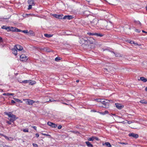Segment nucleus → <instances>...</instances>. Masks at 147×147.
<instances>
[{
    "mask_svg": "<svg viewBox=\"0 0 147 147\" xmlns=\"http://www.w3.org/2000/svg\"><path fill=\"white\" fill-rule=\"evenodd\" d=\"M4 114L8 116L9 117L8 119L11 122H13L18 119V117H16V116L13 115L11 112H4Z\"/></svg>",
    "mask_w": 147,
    "mask_h": 147,
    "instance_id": "1",
    "label": "nucleus"
},
{
    "mask_svg": "<svg viewBox=\"0 0 147 147\" xmlns=\"http://www.w3.org/2000/svg\"><path fill=\"white\" fill-rule=\"evenodd\" d=\"M28 57L25 55H22L20 56V60L23 62H26L28 60Z\"/></svg>",
    "mask_w": 147,
    "mask_h": 147,
    "instance_id": "2",
    "label": "nucleus"
},
{
    "mask_svg": "<svg viewBox=\"0 0 147 147\" xmlns=\"http://www.w3.org/2000/svg\"><path fill=\"white\" fill-rule=\"evenodd\" d=\"M100 102H101L104 105L102 106L106 108H107L108 107L109 105L108 103L106 102L104 99H102V100Z\"/></svg>",
    "mask_w": 147,
    "mask_h": 147,
    "instance_id": "3",
    "label": "nucleus"
},
{
    "mask_svg": "<svg viewBox=\"0 0 147 147\" xmlns=\"http://www.w3.org/2000/svg\"><path fill=\"white\" fill-rule=\"evenodd\" d=\"M100 102H101L104 105L102 106L106 108H107L108 107L109 105L108 103L106 102L104 99H102V100Z\"/></svg>",
    "mask_w": 147,
    "mask_h": 147,
    "instance_id": "4",
    "label": "nucleus"
},
{
    "mask_svg": "<svg viewBox=\"0 0 147 147\" xmlns=\"http://www.w3.org/2000/svg\"><path fill=\"white\" fill-rule=\"evenodd\" d=\"M7 28L8 29V31H11L13 32H18V29L15 27H8Z\"/></svg>",
    "mask_w": 147,
    "mask_h": 147,
    "instance_id": "5",
    "label": "nucleus"
},
{
    "mask_svg": "<svg viewBox=\"0 0 147 147\" xmlns=\"http://www.w3.org/2000/svg\"><path fill=\"white\" fill-rule=\"evenodd\" d=\"M87 37H80V38L79 42L81 44L84 43L86 42H87Z\"/></svg>",
    "mask_w": 147,
    "mask_h": 147,
    "instance_id": "6",
    "label": "nucleus"
},
{
    "mask_svg": "<svg viewBox=\"0 0 147 147\" xmlns=\"http://www.w3.org/2000/svg\"><path fill=\"white\" fill-rule=\"evenodd\" d=\"M17 50H18L16 45L14 47V48L12 49V53L15 56L17 55Z\"/></svg>",
    "mask_w": 147,
    "mask_h": 147,
    "instance_id": "7",
    "label": "nucleus"
},
{
    "mask_svg": "<svg viewBox=\"0 0 147 147\" xmlns=\"http://www.w3.org/2000/svg\"><path fill=\"white\" fill-rule=\"evenodd\" d=\"M98 20L97 19H94L91 22V24L92 26H95L97 25L98 23Z\"/></svg>",
    "mask_w": 147,
    "mask_h": 147,
    "instance_id": "8",
    "label": "nucleus"
},
{
    "mask_svg": "<svg viewBox=\"0 0 147 147\" xmlns=\"http://www.w3.org/2000/svg\"><path fill=\"white\" fill-rule=\"evenodd\" d=\"M87 40L88 42H89L90 44H92L95 41V40L94 38L92 37H89L87 38Z\"/></svg>",
    "mask_w": 147,
    "mask_h": 147,
    "instance_id": "9",
    "label": "nucleus"
},
{
    "mask_svg": "<svg viewBox=\"0 0 147 147\" xmlns=\"http://www.w3.org/2000/svg\"><path fill=\"white\" fill-rule=\"evenodd\" d=\"M128 135L129 137H132L135 138H138L139 136L138 134L134 133H130Z\"/></svg>",
    "mask_w": 147,
    "mask_h": 147,
    "instance_id": "10",
    "label": "nucleus"
},
{
    "mask_svg": "<svg viewBox=\"0 0 147 147\" xmlns=\"http://www.w3.org/2000/svg\"><path fill=\"white\" fill-rule=\"evenodd\" d=\"M47 124L52 127L55 128L57 127V125L55 123L49 121L47 122Z\"/></svg>",
    "mask_w": 147,
    "mask_h": 147,
    "instance_id": "11",
    "label": "nucleus"
},
{
    "mask_svg": "<svg viewBox=\"0 0 147 147\" xmlns=\"http://www.w3.org/2000/svg\"><path fill=\"white\" fill-rule=\"evenodd\" d=\"M53 16L59 19H63V15L62 14L58 15L56 14H53Z\"/></svg>",
    "mask_w": 147,
    "mask_h": 147,
    "instance_id": "12",
    "label": "nucleus"
},
{
    "mask_svg": "<svg viewBox=\"0 0 147 147\" xmlns=\"http://www.w3.org/2000/svg\"><path fill=\"white\" fill-rule=\"evenodd\" d=\"M35 102L33 100L28 99L27 100L26 103L27 104L31 105Z\"/></svg>",
    "mask_w": 147,
    "mask_h": 147,
    "instance_id": "13",
    "label": "nucleus"
},
{
    "mask_svg": "<svg viewBox=\"0 0 147 147\" xmlns=\"http://www.w3.org/2000/svg\"><path fill=\"white\" fill-rule=\"evenodd\" d=\"M73 18V16H71L66 15L63 18V19H67L69 20H71Z\"/></svg>",
    "mask_w": 147,
    "mask_h": 147,
    "instance_id": "14",
    "label": "nucleus"
},
{
    "mask_svg": "<svg viewBox=\"0 0 147 147\" xmlns=\"http://www.w3.org/2000/svg\"><path fill=\"white\" fill-rule=\"evenodd\" d=\"M116 107L119 109H121L123 107V106L121 104L118 103L115 104Z\"/></svg>",
    "mask_w": 147,
    "mask_h": 147,
    "instance_id": "15",
    "label": "nucleus"
},
{
    "mask_svg": "<svg viewBox=\"0 0 147 147\" xmlns=\"http://www.w3.org/2000/svg\"><path fill=\"white\" fill-rule=\"evenodd\" d=\"M4 137L8 141H11L13 140V138L11 137H8L6 136H4Z\"/></svg>",
    "mask_w": 147,
    "mask_h": 147,
    "instance_id": "16",
    "label": "nucleus"
},
{
    "mask_svg": "<svg viewBox=\"0 0 147 147\" xmlns=\"http://www.w3.org/2000/svg\"><path fill=\"white\" fill-rule=\"evenodd\" d=\"M85 143L88 147H93V145L88 141L86 142Z\"/></svg>",
    "mask_w": 147,
    "mask_h": 147,
    "instance_id": "17",
    "label": "nucleus"
},
{
    "mask_svg": "<svg viewBox=\"0 0 147 147\" xmlns=\"http://www.w3.org/2000/svg\"><path fill=\"white\" fill-rule=\"evenodd\" d=\"M28 3L29 5H35V3L34 2V1L33 0H28Z\"/></svg>",
    "mask_w": 147,
    "mask_h": 147,
    "instance_id": "18",
    "label": "nucleus"
},
{
    "mask_svg": "<svg viewBox=\"0 0 147 147\" xmlns=\"http://www.w3.org/2000/svg\"><path fill=\"white\" fill-rule=\"evenodd\" d=\"M36 82L34 81H32L31 80H29L28 83L29 84L31 85H33L36 84Z\"/></svg>",
    "mask_w": 147,
    "mask_h": 147,
    "instance_id": "19",
    "label": "nucleus"
},
{
    "mask_svg": "<svg viewBox=\"0 0 147 147\" xmlns=\"http://www.w3.org/2000/svg\"><path fill=\"white\" fill-rule=\"evenodd\" d=\"M127 42L131 44H133L136 45H139L138 44H137V43H135V42L134 41H131V40H128L127 41Z\"/></svg>",
    "mask_w": 147,
    "mask_h": 147,
    "instance_id": "20",
    "label": "nucleus"
},
{
    "mask_svg": "<svg viewBox=\"0 0 147 147\" xmlns=\"http://www.w3.org/2000/svg\"><path fill=\"white\" fill-rule=\"evenodd\" d=\"M140 80L144 82H145L147 81V79L146 78H145L144 77H140Z\"/></svg>",
    "mask_w": 147,
    "mask_h": 147,
    "instance_id": "21",
    "label": "nucleus"
},
{
    "mask_svg": "<svg viewBox=\"0 0 147 147\" xmlns=\"http://www.w3.org/2000/svg\"><path fill=\"white\" fill-rule=\"evenodd\" d=\"M22 51V52L23 53H24L25 52V51L23 50V47L22 46L19 45V51Z\"/></svg>",
    "mask_w": 147,
    "mask_h": 147,
    "instance_id": "22",
    "label": "nucleus"
},
{
    "mask_svg": "<svg viewBox=\"0 0 147 147\" xmlns=\"http://www.w3.org/2000/svg\"><path fill=\"white\" fill-rule=\"evenodd\" d=\"M53 34H45L44 36L47 38H50L53 36Z\"/></svg>",
    "mask_w": 147,
    "mask_h": 147,
    "instance_id": "23",
    "label": "nucleus"
},
{
    "mask_svg": "<svg viewBox=\"0 0 147 147\" xmlns=\"http://www.w3.org/2000/svg\"><path fill=\"white\" fill-rule=\"evenodd\" d=\"M95 35L100 37H102L103 36V35L102 34H100L99 33H95Z\"/></svg>",
    "mask_w": 147,
    "mask_h": 147,
    "instance_id": "24",
    "label": "nucleus"
},
{
    "mask_svg": "<svg viewBox=\"0 0 147 147\" xmlns=\"http://www.w3.org/2000/svg\"><path fill=\"white\" fill-rule=\"evenodd\" d=\"M88 141H93L94 140V136L88 138Z\"/></svg>",
    "mask_w": 147,
    "mask_h": 147,
    "instance_id": "25",
    "label": "nucleus"
},
{
    "mask_svg": "<svg viewBox=\"0 0 147 147\" xmlns=\"http://www.w3.org/2000/svg\"><path fill=\"white\" fill-rule=\"evenodd\" d=\"M104 144L105 145L107 146L108 147H111V146L110 143L109 142H105Z\"/></svg>",
    "mask_w": 147,
    "mask_h": 147,
    "instance_id": "26",
    "label": "nucleus"
},
{
    "mask_svg": "<svg viewBox=\"0 0 147 147\" xmlns=\"http://www.w3.org/2000/svg\"><path fill=\"white\" fill-rule=\"evenodd\" d=\"M140 102L142 104H147V101L143 100H141L140 101Z\"/></svg>",
    "mask_w": 147,
    "mask_h": 147,
    "instance_id": "27",
    "label": "nucleus"
},
{
    "mask_svg": "<svg viewBox=\"0 0 147 147\" xmlns=\"http://www.w3.org/2000/svg\"><path fill=\"white\" fill-rule=\"evenodd\" d=\"M8 28V27H6L5 26H3L1 27V28L3 29H5L7 31H8V29L7 28Z\"/></svg>",
    "mask_w": 147,
    "mask_h": 147,
    "instance_id": "28",
    "label": "nucleus"
},
{
    "mask_svg": "<svg viewBox=\"0 0 147 147\" xmlns=\"http://www.w3.org/2000/svg\"><path fill=\"white\" fill-rule=\"evenodd\" d=\"M134 22L136 24L139 25L140 26H141V24L140 22L139 21H134Z\"/></svg>",
    "mask_w": 147,
    "mask_h": 147,
    "instance_id": "29",
    "label": "nucleus"
},
{
    "mask_svg": "<svg viewBox=\"0 0 147 147\" xmlns=\"http://www.w3.org/2000/svg\"><path fill=\"white\" fill-rule=\"evenodd\" d=\"M108 113V111H106L104 112H100V113L102 115H104L105 114Z\"/></svg>",
    "mask_w": 147,
    "mask_h": 147,
    "instance_id": "30",
    "label": "nucleus"
},
{
    "mask_svg": "<svg viewBox=\"0 0 147 147\" xmlns=\"http://www.w3.org/2000/svg\"><path fill=\"white\" fill-rule=\"evenodd\" d=\"M58 100H55L53 99H50L48 101V102H52L53 101H58Z\"/></svg>",
    "mask_w": 147,
    "mask_h": 147,
    "instance_id": "31",
    "label": "nucleus"
},
{
    "mask_svg": "<svg viewBox=\"0 0 147 147\" xmlns=\"http://www.w3.org/2000/svg\"><path fill=\"white\" fill-rule=\"evenodd\" d=\"M28 81L29 80H26L23 81L22 82H20V83H28Z\"/></svg>",
    "mask_w": 147,
    "mask_h": 147,
    "instance_id": "32",
    "label": "nucleus"
},
{
    "mask_svg": "<svg viewBox=\"0 0 147 147\" xmlns=\"http://www.w3.org/2000/svg\"><path fill=\"white\" fill-rule=\"evenodd\" d=\"M95 33H91V32H88L87 33V34L89 35H95Z\"/></svg>",
    "mask_w": 147,
    "mask_h": 147,
    "instance_id": "33",
    "label": "nucleus"
},
{
    "mask_svg": "<svg viewBox=\"0 0 147 147\" xmlns=\"http://www.w3.org/2000/svg\"><path fill=\"white\" fill-rule=\"evenodd\" d=\"M60 60V58L59 57H57L55 58V60L56 61H59Z\"/></svg>",
    "mask_w": 147,
    "mask_h": 147,
    "instance_id": "34",
    "label": "nucleus"
},
{
    "mask_svg": "<svg viewBox=\"0 0 147 147\" xmlns=\"http://www.w3.org/2000/svg\"><path fill=\"white\" fill-rule=\"evenodd\" d=\"M102 99L98 98V99H95V100L97 102H101V101Z\"/></svg>",
    "mask_w": 147,
    "mask_h": 147,
    "instance_id": "35",
    "label": "nucleus"
},
{
    "mask_svg": "<svg viewBox=\"0 0 147 147\" xmlns=\"http://www.w3.org/2000/svg\"><path fill=\"white\" fill-rule=\"evenodd\" d=\"M102 99L98 98V99H95V100L97 102H101V101Z\"/></svg>",
    "mask_w": 147,
    "mask_h": 147,
    "instance_id": "36",
    "label": "nucleus"
},
{
    "mask_svg": "<svg viewBox=\"0 0 147 147\" xmlns=\"http://www.w3.org/2000/svg\"><path fill=\"white\" fill-rule=\"evenodd\" d=\"M23 131L24 132H28V129H23Z\"/></svg>",
    "mask_w": 147,
    "mask_h": 147,
    "instance_id": "37",
    "label": "nucleus"
},
{
    "mask_svg": "<svg viewBox=\"0 0 147 147\" xmlns=\"http://www.w3.org/2000/svg\"><path fill=\"white\" fill-rule=\"evenodd\" d=\"M22 32L25 33H28V31L27 30H24L22 31Z\"/></svg>",
    "mask_w": 147,
    "mask_h": 147,
    "instance_id": "38",
    "label": "nucleus"
},
{
    "mask_svg": "<svg viewBox=\"0 0 147 147\" xmlns=\"http://www.w3.org/2000/svg\"><path fill=\"white\" fill-rule=\"evenodd\" d=\"M32 145H33V146H34V147H38V145L36 144H35V143L32 144Z\"/></svg>",
    "mask_w": 147,
    "mask_h": 147,
    "instance_id": "39",
    "label": "nucleus"
},
{
    "mask_svg": "<svg viewBox=\"0 0 147 147\" xmlns=\"http://www.w3.org/2000/svg\"><path fill=\"white\" fill-rule=\"evenodd\" d=\"M32 5H29L28 6V10H29L30 9H31L32 8Z\"/></svg>",
    "mask_w": 147,
    "mask_h": 147,
    "instance_id": "40",
    "label": "nucleus"
},
{
    "mask_svg": "<svg viewBox=\"0 0 147 147\" xmlns=\"http://www.w3.org/2000/svg\"><path fill=\"white\" fill-rule=\"evenodd\" d=\"M11 122L10 121H6V123H7V124H9V125H10L11 124V122Z\"/></svg>",
    "mask_w": 147,
    "mask_h": 147,
    "instance_id": "41",
    "label": "nucleus"
},
{
    "mask_svg": "<svg viewBox=\"0 0 147 147\" xmlns=\"http://www.w3.org/2000/svg\"><path fill=\"white\" fill-rule=\"evenodd\" d=\"M28 32L30 34H32L33 33V32L32 30H30Z\"/></svg>",
    "mask_w": 147,
    "mask_h": 147,
    "instance_id": "42",
    "label": "nucleus"
},
{
    "mask_svg": "<svg viewBox=\"0 0 147 147\" xmlns=\"http://www.w3.org/2000/svg\"><path fill=\"white\" fill-rule=\"evenodd\" d=\"M94 140H96L97 141L99 140V139L97 137H95L94 136Z\"/></svg>",
    "mask_w": 147,
    "mask_h": 147,
    "instance_id": "43",
    "label": "nucleus"
},
{
    "mask_svg": "<svg viewBox=\"0 0 147 147\" xmlns=\"http://www.w3.org/2000/svg\"><path fill=\"white\" fill-rule=\"evenodd\" d=\"M42 134L43 135L46 136H50V135L49 134H44V133H42Z\"/></svg>",
    "mask_w": 147,
    "mask_h": 147,
    "instance_id": "44",
    "label": "nucleus"
},
{
    "mask_svg": "<svg viewBox=\"0 0 147 147\" xmlns=\"http://www.w3.org/2000/svg\"><path fill=\"white\" fill-rule=\"evenodd\" d=\"M33 128H34V129H35V130H36V127L35 126H31Z\"/></svg>",
    "mask_w": 147,
    "mask_h": 147,
    "instance_id": "45",
    "label": "nucleus"
},
{
    "mask_svg": "<svg viewBox=\"0 0 147 147\" xmlns=\"http://www.w3.org/2000/svg\"><path fill=\"white\" fill-rule=\"evenodd\" d=\"M71 132L74 134H76L78 133H79L77 131H72Z\"/></svg>",
    "mask_w": 147,
    "mask_h": 147,
    "instance_id": "46",
    "label": "nucleus"
},
{
    "mask_svg": "<svg viewBox=\"0 0 147 147\" xmlns=\"http://www.w3.org/2000/svg\"><path fill=\"white\" fill-rule=\"evenodd\" d=\"M62 127V126L61 125H59L58 127V129H61Z\"/></svg>",
    "mask_w": 147,
    "mask_h": 147,
    "instance_id": "47",
    "label": "nucleus"
},
{
    "mask_svg": "<svg viewBox=\"0 0 147 147\" xmlns=\"http://www.w3.org/2000/svg\"><path fill=\"white\" fill-rule=\"evenodd\" d=\"M3 41V40L2 38L0 37V42H2Z\"/></svg>",
    "mask_w": 147,
    "mask_h": 147,
    "instance_id": "48",
    "label": "nucleus"
},
{
    "mask_svg": "<svg viewBox=\"0 0 147 147\" xmlns=\"http://www.w3.org/2000/svg\"><path fill=\"white\" fill-rule=\"evenodd\" d=\"M35 136L36 137L38 138L39 136V135L38 134H36Z\"/></svg>",
    "mask_w": 147,
    "mask_h": 147,
    "instance_id": "49",
    "label": "nucleus"
},
{
    "mask_svg": "<svg viewBox=\"0 0 147 147\" xmlns=\"http://www.w3.org/2000/svg\"><path fill=\"white\" fill-rule=\"evenodd\" d=\"M140 30H138V29H136V31L138 32H140Z\"/></svg>",
    "mask_w": 147,
    "mask_h": 147,
    "instance_id": "50",
    "label": "nucleus"
},
{
    "mask_svg": "<svg viewBox=\"0 0 147 147\" xmlns=\"http://www.w3.org/2000/svg\"><path fill=\"white\" fill-rule=\"evenodd\" d=\"M15 102L13 100H11V103H15Z\"/></svg>",
    "mask_w": 147,
    "mask_h": 147,
    "instance_id": "51",
    "label": "nucleus"
},
{
    "mask_svg": "<svg viewBox=\"0 0 147 147\" xmlns=\"http://www.w3.org/2000/svg\"><path fill=\"white\" fill-rule=\"evenodd\" d=\"M115 55L116 57H119L120 56V55L119 54H115Z\"/></svg>",
    "mask_w": 147,
    "mask_h": 147,
    "instance_id": "52",
    "label": "nucleus"
},
{
    "mask_svg": "<svg viewBox=\"0 0 147 147\" xmlns=\"http://www.w3.org/2000/svg\"><path fill=\"white\" fill-rule=\"evenodd\" d=\"M4 146L2 144H0V147H4Z\"/></svg>",
    "mask_w": 147,
    "mask_h": 147,
    "instance_id": "53",
    "label": "nucleus"
},
{
    "mask_svg": "<svg viewBox=\"0 0 147 147\" xmlns=\"http://www.w3.org/2000/svg\"><path fill=\"white\" fill-rule=\"evenodd\" d=\"M142 32H143L147 34V32H146V31H144V30H142Z\"/></svg>",
    "mask_w": 147,
    "mask_h": 147,
    "instance_id": "54",
    "label": "nucleus"
},
{
    "mask_svg": "<svg viewBox=\"0 0 147 147\" xmlns=\"http://www.w3.org/2000/svg\"><path fill=\"white\" fill-rule=\"evenodd\" d=\"M0 136H3L4 137V136H5V135H4L3 134H2L1 133H0Z\"/></svg>",
    "mask_w": 147,
    "mask_h": 147,
    "instance_id": "55",
    "label": "nucleus"
},
{
    "mask_svg": "<svg viewBox=\"0 0 147 147\" xmlns=\"http://www.w3.org/2000/svg\"><path fill=\"white\" fill-rule=\"evenodd\" d=\"M111 115H113L114 116H117L115 115V114H111Z\"/></svg>",
    "mask_w": 147,
    "mask_h": 147,
    "instance_id": "56",
    "label": "nucleus"
},
{
    "mask_svg": "<svg viewBox=\"0 0 147 147\" xmlns=\"http://www.w3.org/2000/svg\"><path fill=\"white\" fill-rule=\"evenodd\" d=\"M128 123L129 124H130L131 123V122L130 121H128Z\"/></svg>",
    "mask_w": 147,
    "mask_h": 147,
    "instance_id": "57",
    "label": "nucleus"
},
{
    "mask_svg": "<svg viewBox=\"0 0 147 147\" xmlns=\"http://www.w3.org/2000/svg\"><path fill=\"white\" fill-rule=\"evenodd\" d=\"M87 2H89L91 0H86Z\"/></svg>",
    "mask_w": 147,
    "mask_h": 147,
    "instance_id": "58",
    "label": "nucleus"
},
{
    "mask_svg": "<svg viewBox=\"0 0 147 147\" xmlns=\"http://www.w3.org/2000/svg\"><path fill=\"white\" fill-rule=\"evenodd\" d=\"M13 94L12 93H9V95H13Z\"/></svg>",
    "mask_w": 147,
    "mask_h": 147,
    "instance_id": "59",
    "label": "nucleus"
},
{
    "mask_svg": "<svg viewBox=\"0 0 147 147\" xmlns=\"http://www.w3.org/2000/svg\"><path fill=\"white\" fill-rule=\"evenodd\" d=\"M6 95L7 96H9V93H6Z\"/></svg>",
    "mask_w": 147,
    "mask_h": 147,
    "instance_id": "60",
    "label": "nucleus"
},
{
    "mask_svg": "<svg viewBox=\"0 0 147 147\" xmlns=\"http://www.w3.org/2000/svg\"><path fill=\"white\" fill-rule=\"evenodd\" d=\"M22 31L20 29H19V32H22Z\"/></svg>",
    "mask_w": 147,
    "mask_h": 147,
    "instance_id": "61",
    "label": "nucleus"
},
{
    "mask_svg": "<svg viewBox=\"0 0 147 147\" xmlns=\"http://www.w3.org/2000/svg\"><path fill=\"white\" fill-rule=\"evenodd\" d=\"M145 90L146 91H147V87L145 88Z\"/></svg>",
    "mask_w": 147,
    "mask_h": 147,
    "instance_id": "62",
    "label": "nucleus"
},
{
    "mask_svg": "<svg viewBox=\"0 0 147 147\" xmlns=\"http://www.w3.org/2000/svg\"><path fill=\"white\" fill-rule=\"evenodd\" d=\"M120 123H121L123 124L124 123V121H122L121 122H120Z\"/></svg>",
    "mask_w": 147,
    "mask_h": 147,
    "instance_id": "63",
    "label": "nucleus"
},
{
    "mask_svg": "<svg viewBox=\"0 0 147 147\" xmlns=\"http://www.w3.org/2000/svg\"><path fill=\"white\" fill-rule=\"evenodd\" d=\"M146 10H147V5H146Z\"/></svg>",
    "mask_w": 147,
    "mask_h": 147,
    "instance_id": "64",
    "label": "nucleus"
}]
</instances>
